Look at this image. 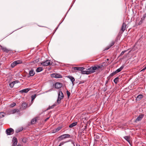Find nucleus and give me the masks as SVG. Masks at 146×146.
<instances>
[{
  "label": "nucleus",
  "mask_w": 146,
  "mask_h": 146,
  "mask_svg": "<svg viewBox=\"0 0 146 146\" xmlns=\"http://www.w3.org/2000/svg\"><path fill=\"white\" fill-rule=\"evenodd\" d=\"M115 42L114 41H112L109 45L105 49V50H107L109 49L111 46H113L115 44Z\"/></svg>",
  "instance_id": "nucleus-15"
},
{
  "label": "nucleus",
  "mask_w": 146,
  "mask_h": 146,
  "mask_svg": "<svg viewBox=\"0 0 146 146\" xmlns=\"http://www.w3.org/2000/svg\"><path fill=\"white\" fill-rule=\"evenodd\" d=\"M36 94H34L31 96V98H32L31 102H32V103L33 102V101L35 99V98H36Z\"/></svg>",
  "instance_id": "nucleus-28"
},
{
  "label": "nucleus",
  "mask_w": 146,
  "mask_h": 146,
  "mask_svg": "<svg viewBox=\"0 0 146 146\" xmlns=\"http://www.w3.org/2000/svg\"><path fill=\"white\" fill-rule=\"evenodd\" d=\"M103 66H104L102 64L97 65L95 66H92L88 68L87 70H88L90 74H91L99 70L100 69L102 70V69Z\"/></svg>",
  "instance_id": "nucleus-1"
},
{
  "label": "nucleus",
  "mask_w": 146,
  "mask_h": 146,
  "mask_svg": "<svg viewBox=\"0 0 146 146\" xmlns=\"http://www.w3.org/2000/svg\"><path fill=\"white\" fill-rule=\"evenodd\" d=\"M55 106V105H53L52 106H49L48 108V109H52Z\"/></svg>",
  "instance_id": "nucleus-35"
},
{
  "label": "nucleus",
  "mask_w": 146,
  "mask_h": 146,
  "mask_svg": "<svg viewBox=\"0 0 146 146\" xmlns=\"http://www.w3.org/2000/svg\"><path fill=\"white\" fill-rule=\"evenodd\" d=\"M84 69V67H73L72 68V71L73 72H76V71L77 70H80L81 71L82 70H83Z\"/></svg>",
  "instance_id": "nucleus-5"
},
{
  "label": "nucleus",
  "mask_w": 146,
  "mask_h": 146,
  "mask_svg": "<svg viewBox=\"0 0 146 146\" xmlns=\"http://www.w3.org/2000/svg\"><path fill=\"white\" fill-rule=\"evenodd\" d=\"M19 82V81L18 80H15L13 81L12 83L9 84V86L11 87L12 88L13 87L15 84L16 83H17Z\"/></svg>",
  "instance_id": "nucleus-17"
},
{
  "label": "nucleus",
  "mask_w": 146,
  "mask_h": 146,
  "mask_svg": "<svg viewBox=\"0 0 146 146\" xmlns=\"http://www.w3.org/2000/svg\"><path fill=\"white\" fill-rule=\"evenodd\" d=\"M126 27V24L123 23L122 24V27L121 28V30L119 32V34H122L125 30V29Z\"/></svg>",
  "instance_id": "nucleus-8"
},
{
  "label": "nucleus",
  "mask_w": 146,
  "mask_h": 146,
  "mask_svg": "<svg viewBox=\"0 0 146 146\" xmlns=\"http://www.w3.org/2000/svg\"><path fill=\"white\" fill-rule=\"evenodd\" d=\"M1 49L3 51L6 52L8 53L9 51V50L5 47H3L1 46Z\"/></svg>",
  "instance_id": "nucleus-18"
},
{
  "label": "nucleus",
  "mask_w": 146,
  "mask_h": 146,
  "mask_svg": "<svg viewBox=\"0 0 146 146\" xmlns=\"http://www.w3.org/2000/svg\"><path fill=\"white\" fill-rule=\"evenodd\" d=\"M61 129V127H59L57 128L54 129L53 130V133H56L58 132Z\"/></svg>",
  "instance_id": "nucleus-24"
},
{
  "label": "nucleus",
  "mask_w": 146,
  "mask_h": 146,
  "mask_svg": "<svg viewBox=\"0 0 146 146\" xmlns=\"http://www.w3.org/2000/svg\"><path fill=\"white\" fill-rule=\"evenodd\" d=\"M145 67H146V66H145Z\"/></svg>",
  "instance_id": "nucleus-49"
},
{
  "label": "nucleus",
  "mask_w": 146,
  "mask_h": 146,
  "mask_svg": "<svg viewBox=\"0 0 146 146\" xmlns=\"http://www.w3.org/2000/svg\"><path fill=\"white\" fill-rule=\"evenodd\" d=\"M62 86V84L60 83L56 82L55 84V87L56 88H61Z\"/></svg>",
  "instance_id": "nucleus-12"
},
{
  "label": "nucleus",
  "mask_w": 146,
  "mask_h": 146,
  "mask_svg": "<svg viewBox=\"0 0 146 146\" xmlns=\"http://www.w3.org/2000/svg\"><path fill=\"white\" fill-rule=\"evenodd\" d=\"M22 130H23V129H20V130H16V132L17 133H18V132H20V131H22Z\"/></svg>",
  "instance_id": "nucleus-38"
},
{
  "label": "nucleus",
  "mask_w": 146,
  "mask_h": 146,
  "mask_svg": "<svg viewBox=\"0 0 146 146\" xmlns=\"http://www.w3.org/2000/svg\"><path fill=\"white\" fill-rule=\"evenodd\" d=\"M126 51L127 50H124L122 51L120 54V56H122Z\"/></svg>",
  "instance_id": "nucleus-34"
},
{
  "label": "nucleus",
  "mask_w": 146,
  "mask_h": 146,
  "mask_svg": "<svg viewBox=\"0 0 146 146\" xmlns=\"http://www.w3.org/2000/svg\"><path fill=\"white\" fill-rule=\"evenodd\" d=\"M13 144L12 146H17V139L15 137H14L12 140Z\"/></svg>",
  "instance_id": "nucleus-11"
},
{
  "label": "nucleus",
  "mask_w": 146,
  "mask_h": 146,
  "mask_svg": "<svg viewBox=\"0 0 146 146\" xmlns=\"http://www.w3.org/2000/svg\"><path fill=\"white\" fill-rule=\"evenodd\" d=\"M22 62L21 60H19L15 61L11 64V66L12 68H13L17 65L21 64Z\"/></svg>",
  "instance_id": "nucleus-3"
},
{
  "label": "nucleus",
  "mask_w": 146,
  "mask_h": 146,
  "mask_svg": "<svg viewBox=\"0 0 146 146\" xmlns=\"http://www.w3.org/2000/svg\"><path fill=\"white\" fill-rule=\"evenodd\" d=\"M64 97V96L62 92L61 91H59L58 94V96L57 100L58 104L60 102L61 100Z\"/></svg>",
  "instance_id": "nucleus-2"
},
{
  "label": "nucleus",
  "mask_w": 146,
  "mask_h": 146,
  "mask_svg": "<svg viewBox=\"0 0 146 146\" xmlns=\"http://www.w3.org/2000/svg\"><path fill=\"white\" fill-rule=\"evenodd\" d=\"M6 134L8 135H10L13 134L14 132V131L13 129L11 128H9L7 129L6 131Z\"/></svg>",
  "instance_id": "nucleus-7"
},
{
  "label": "nucleus",
  "mask_w": 146,
  "mask_h": 146,
  "mask_svg": "<svg viewBox=\"0 0 146 146\" xmlns=\"http://www.w3.org/2000/svg\"><path fill=\"white\" fill-rule=\"evenodd\" d=\"M123 137L128 143H130V139L129 136H125Z\"/></svg>",
  "instance_id": "nucleus-21"
},
{
  "label": "nucleus",
  "mask_w": 146,
  "mask_h": 146,
  "mask_svg": "<svg viewBox=\"0 0 146 146\" xmlns=\"http://www.w3.org/2000/svg\"><path fill=\"white\" fill-rule=\"evenodd\" d=\"M58 146H60V145H59Z\"/></svg>",
  "instance_id": "nucleus-47"
},
{
  "label": "nucleus",
  "mask_w": 146,
  "mask_h": 146,
  "mask_svg": "<svg viewBox=\"0 0 146 146\" xmlns=\"http://www.w3.org/2000/svg\"><path fill=\"white\" fill-rule=\"evenodd\" d=\"M81 73L83 74H90V73L89 72V71H88V70L87 71H84L83 70H81Z\"/></svg>",
  "instance_id": "nucleus-22"
},
{
  "label": "nucleus",
  "mask_w": 146,
  "mask_h": 146,
  "mask_svg": "<svg viewBox=\"0 0 146 146\" xmlns=\"http://www.w3.org/2000/svg\"><path fill=\"white\" fill-rule=\"evenodd\" d=\"M124 67V66L123 65H122L118 69L115 71V73L117 74L120 72L123 69Z\"/></svg>",
  "instance_id": "nucleus-20"
},
{
  "label": "nucleus",
  "mask_w": 146,
  "mask_h": 146,
  "mask_svg": "<svg viewBox=\"0 0 146 146\" xmlns=\"http://www.w3.org/2000/svg\"><path fill=\"white\" fill-rule=\"evenodd\" d=\"M43 70L42 67H40L38 68L36 70V72H41Z\"/></svg>",
  "instance_id": "nucleus-26"
},
{
  "label": "nucleus",
  "mask_w": 146,
  "mask_h": 146,
  "mask_svg": "<svg viewBox=\"0 0 146 146\" xmlns=\"http://www.w3.org/2000/svg\"><path fill=\"white\" fill-rule=\"evenodd\" d=\"M70 135L68 134H65L60 136L58 138L60 139L59 140L61 141L63 139L70 137Z\"/></svg>",
  "instance_id": "nucleus-4"
},
{
  "label": "nucleus",
  "mask_w": 146,
  "mask_h": 146,
  "mask_svg": "<svg viewBox=\"0 0 146 146\" xmlns=\"http://www.w3.org/2000/svg\"><path fill=\"white\" fill-rule=\"evenodd\" d=\"M77 122L73 123H72L69 125V127L72 128L76 126L77 125Z\"/></svg>",
  "instance_id": "nucleus-27"
},
{
  "label": "nucleus",
  "mask_w": 146,
  "mask_h": 146,
  "mask_svg": "<svg viewBox=\"0 0 146 146\" xmlns=\"http://www.w3.org/2000/svg\"><path fill=\"white\" fill-rule=\"evenodd\" d=\"M42 65L44 66H47L51 64L49 60H47L45 61L42 62L41 63Z\"/></svg>",
  "instance_id": "nucleus-6"
},
{
  "label": "nucleus",
  "mask_w": 146,
  "mask_h": 146,
  "mask_svg": "<svg viewBox=\"0 0 146 146\" xmlns=\"http://www.w3.org/2000/svg\"><path fill=\"white\" fill-rule=\"evenodd\" d=\"M72 143L73 144L74 146H75L74 143L73 142H72Z\"/></svg>",
  "instance_id": "nucleus-45"
},
{
  "label": "nucleus",
  "mask_w": 146,
  "mask_h": 146,
  "mask_svg": "<svg viewBox=\"0 0 146 146\" xmlns=\"http://www.w3.org/2000/svg\"><path fill=\"white\" fill-rule=\"evenodd\" d=\"M79 146H80V145H79Z\"/></svg>",
  "instance_id": "nucleus-50"
},
{
  "label": "nucleus",
  "mask_w": 146,
  "mask_h": 146,
  "mask_svg": "<svg viewBox=\"0 0 146 146\" xmlns=\"http://www.w3.org/2000/svg\"><path fill=\"white\" fill-rule=\"evenodd\" d=\"M38 62V60L37 59V60H34L33 62L34 63H36Z\"/></svg>",
  "instance_id": "nucleus-39"
},
{
  "label": "nucleus",
  "mask_w": 146,
  "mask_h": 146,
  "mask_svg": "<svg viewBox=\"0 0 146 146\" xmlns=\"http://www.w3.org/2000/svg\"><path fill=\"white\" fill-rule=\"evenodd\" d=\"M143 96L142 94H139V95L137 96V97L136 100L137 101H139L140 100L143 98Z\"/></svg>",
  "instance_id": "nucleus-19"
},
{
  "label": "nucleus",
  "mask_w": 146,
  "mask_h": 146,
  "mask_svg": "<svg viewBox=\"0 0 146 146\" xmlns=\"http://www.w3.org/2000/svg\"><path fill=\"white\" fill-rule=\"evenodd\" d=\"M27 105L28 104L25 102L23 103L20 108V109L21 110H25L27 107Z\"/></svg>",
  "instance_id": "nucleus-10"
},
{
  "label": "nucleus",
  "mask_w": 146,
  "mask_h": 146,
  "mask_svg": "<svg viewBox=\"0 0 146 146\" xmlns=\"http://www.w3.org/2000/svg\"><path fill=\"white\" fill-rule=\"evenodd\" d=\"M115 74H116V73H115V71L113 72V73H111L110 75V77H111L113 76H114Z\"/></svg>",
  "instance_id": "nucleus-31"
},
{
  "label": "nucleus",
  "mask_w": 146,
  "mask_h": 146,
  "mask_svg": "<svg viewBox=\"0 0 146 146\" xmlns=\"http://www.w3.org/2000/svg\"><path fill=\"white\" fill-rule=\"evenodd\" d=\"M146 69V68L145 67H144L141 70V71H143L145 70Z\"/></svg>",
  "instance_id": "nucleus-43"
},
{
  "label": "nucleus",
  "mask_w": 146,
  "mask_h": 146,
  "mask_svg": "<svg viewBox=\"0 0 146 146\" xmlns=\"http://www.w3.org/2000/svg\"><path fill=\"white\" fill-rule=\"evenodd\" d=\"M143 22L142 21H141V20H140V21H139V24H139V25H141V24L142 23H143Z\"/></svg>",
  "instance_id": "nucleus-41"
},
{
  "label": "nucleus",
  "mask_w": 146,
  "mask_h": 146,
  "mask_svg": "<svg viewBox=\"0 0 146 146\" xmlns=\"http://www.w3.org/2000/svg\"><path fill=\"white\" fill-rule=\"evenodd\" d=\"M17 146H21V145H18Z\"/></svg>",
  "instance_id": "nucleus-46"
},
{
  "label": "nucleus",
  "mask_w": 146,
  "mask_h": 146,
  "mask_svg": "<svg viewBox=\"0 0 146 146\" xmlns=\"http://www.w3.org/2000/svg\"><path fill=\"white\" fill-rule=\"evenodd\" d=\"M119 78L118 77H116L114 80V82L116 84H117Z\"/></svg>",
  "instance_id": "nucleus-30"
},
{
  "label": "nucleus",
  "mask_w": 146,
  "mask_h": 146,
  "mask_svg": "<svg viewBox=\"0 0 146 146\" xmlns=\"http://www.w3.org/2000/svg\"><path fill=\"white\" fill-rule=\"evenodd\" d=\"M144 19H144L143 18V17H142V18L141 19V21H142L143 22V20H144Z\"/></svg>",
  "instance_id": "nucleus-42"
},
{
  "label": "nucleus",
  "mask_w": 146,
  "mask_h": 146,
  "mask_svg": "<svg viewBox=\"0 0 146 146\" xmlns=\"http://www.w3.org/2000/svg\"><path fill=\"white\" fill-rule=\"evenodd\" d=\"M143 18H144V19L146 17V13L143 15Z\"/></svg>",
  "instance_id": "nucleus-40"
},
{
  "label": "nucleus",
  "mask_w": 146,
  "mask_h": 146,
  "mask_svg": "<svg viewBox=\"0 0 146 146\" xmlns=\"http://www.w3.org/2000/svg\"><path fill=\"white\" fill-rule=\"evenodd\" d=\"M16 105V104L15 103H13L11 104L10 106L11 107H13L15 106Z\"/></svg>",
  "instance_id": "nucleus-33"
},
{
  "label": "nucleus",
  "mask_w": 146,
  "mask_h": 146,
  "mask_svg": "<svg viewBox=\"0 0 146 146\" xmlns=\"http://www.w3.org/2000/svg\"><path fill=\"white\" fill-rule=\"evenodd\" d=\"M76 146H78L77 145H76Z\"/></svg>",
  "instance_id": "nucleus-48"
},
{
  "label": "nucleus",
  "mask_w": 146,
  "mask_h": 146,
  "mask_svg": "<svg viewBox=\"0 0 146 146\" xmlns=\"http://www.w3.org/2000/svg\"><path fill=\"white\" fill-rule=\"evenodd\" d=\"M143 116L144 115L143 114L140 115L135 120V122H137L140 121L143 117Z\"/></svg>",
  "instance_id": "nucleus-14"
},
{
  "label": "nucleus",
  "mask_w": 146,
  "mask_h": 146,
  "mask_svg": "<svg viewBox=\"0 0 146 146\" xmlns=\"http://www.w3.org/2000/svg\"><path fill=\"white\" fill-rule=\"evenodd\" d=\"M35 74V72L33 70H31L29 72V75L30 76H33Z\"/></svg>",
  "instance_id": "nucleus-25"
},
{
  "label": "nucleus",
  "mask_w": 146,
  "mask_h": 146,
  "mask_svg": "<svg viewBox=\"0 0 146 146\" xmlns=\"http://www.w3.org/2000/svg\"><path fill=\"white\" fill-rule=\"evenodd\" d=\"M29 89L28 88H27L20 90L19 92L21 93H27L29 91Z\"/></svg>",
  "instance_id": "nucleus-23"
},
{
  "label": "nucleus",
  "mask_w": 146,
  "mask_h": 146,
  "mask_svg": "<svg viewBox=\"0 0 146 146\" xmlns=\"http://www.w3.org/2000/svg\"><path fill=\"white\" fill-rule=\"evenodd\" d=\"M67 78L69 79L71 81L72 84L73 85H74V82L75 80L74 78L72 76H67Z\"/></svg>",
  "instance_id": "nucleus-16"
},
{
  "label": "nucleus",
  "mask_w": 146,
  "mask_h": 146,
  "mask_svg": "<svg viewBox=\"0 0 146 146\" xmlns=\"http://www.w3.org/2000/svg\"><path fill=\"white\" fill-rule=\"evenodd\" d=\"M51 76L52 77H54L56 78H62V76L61 75L59 74L56 73H53L52 74Z\"/></svg>",
  "instance_id": "nucleus-9"
},
{
  "label": "nucleus",
  "mask_w": 146,
  "mask_h": 146,
  "mask_svg": "<svg viewBox=\"0 0 146 146\" xmlns=\"http://www.w3.org/2000/svg\"><path fill=\"white\" fill-rule=\"evenodd\" d=\"M20 112L19 110L17 109H15L13 110H11L10 111V114H14L16 112Z\"/></svg>",
  "instance_id": "nucleus-13"
},
{
  "label": "nucleus",
  "mask_w": 146,
  "mask_h": 146,
  "mask_svg": "<svg viewBox=\"0 0 146 146\" xmlns=\"http://www.w3.org/2000/svg\"><path fill=\"white\" fill-rule=\"evenodd\" d=\"M66 94L68 97H69L70 94V92L68 91H66Z\"/></svg>",
  "instance_id": "nucleus-37"
},
{
  "label": "nucleus",
  "mask_w": 146,
  "mask_h": 146,
  "mask_svg": "<svg viewBox=\"0 0 146 146\" xmlns=\"http://www.w3.org/2000/svg\"><path fill=\"white\" fill-rule=\"evenodd\" d=\"M49 118V117H48V118H46L45 119V121H46Z\"/></svg>",
  "instance_id": "nucleus-44"
},
{
  "label": "nucleus",
  "mask_w": 146,
  "mask_h": 146,
  "mask_svg": "<svg viewBox=\"0 0 146 146\" xmlns=\"http://www.w3.org/2000/svg\"><path fill=\"white\" fill-rule=\"evenodd\" d=\"M36 121V118L33 119L31 121V123L32 124H35Z\"/></svg>",
  "instance_id": "nucleus-29"
},
{
  "label": "nucleus",
  "mask_w": 146,
  "mask_h": 146,
  "mask_svg": "<svg viewBox=\"0 0 146 146\" xmlns=\"http://www.w3.org/2000/svg\"><path fill=\"white\" fill-rule=\"evenodd\" d=\"M67 142V141L66 142H62L59 145H60V146H61L62 145H63L64 143Z\"/></svg>",
  "instance_id": "nucleus-36"
},
{
  "label": "nucleus",
  "mask_w": 146,
  "mask_h": 146,
  "mask_svg": "<svg viewBox=\"0 0 146 146\" xmlns=\"http://www.w3.org/2000/svg\"><path fill=\"white\" fill-rule=\"evenodd\" d=\"M4 116V113L3 112H0V118L3 117Z\"/></svg>",
  "instance_id": "nucleus-32"
}]
</instances>
